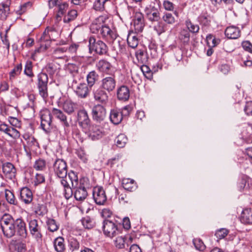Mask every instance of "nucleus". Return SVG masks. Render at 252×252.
<instances>
[{
    "instance_id": "f257e3e1",
    "label": "nucleus",
    "mask_w": 252,
    "mask_h": 252,
    "mask_svg": "<svg viewBox=\"0 0 252 252\" xmlns=\"http://www.w3.org/2000/svg\"><path fill=\"white\" fill-rule=\"evenodd\" d=\"M55 175L59 178H68L71 185L76 186L77 180V174L71 171L67 173V166L66 162L63 159H57L53 164Z\"/></svg>"
},
{
    "instance_id": "f03ea898",
    "label": "nucleus",
    "mask_w": 252,
    "mask_h": 252,
    "mask_svg": "<svg viewBox=\"0 0 252 252\" xmlns=\"http://www.w3.org/2000/svg\"><path fill=\"white\" fill-rule=\"evenodd\" d=\"M0 228L3 234L7 238L15 235L14 219L8 214H4L0 220Z\"/></svg>"
},
{
    "instance_id": "7ed1b4c3",
    "label": "nucleus",
    "mask_w": 252,
    "mask_h": 252,
    "mask_svg": "<svg viewBox=\"0 0 252 252\" xmlns=\"http://www.w3.org/2000/svg\"><path fill=\"white\" fill-rule=\"evenodd\" d=\"M76 185L72 187L74 189V196L76 200L78 201L84 200L88 195L87 188L88 187V180L86 178H81L79 181L78 178L76 182Z\"/></svg>"
},
{
    "instance_id": "20e7f679",
    "label": "nucleus",
    "mask_w": 252,
    "mask_h": 252,
    "mask_svg": "<svg viewBox=\"0 0 252 252\" xmlns=\"http://www.w3.org/2000/svg\"><path fill=\"white\" fill-rule=\"evenodd\" d=\"M89 42L90 53L94 51L99 55H106L107 53L108 49L107 46L100 40H96L94 36H91L89 38Z\"/></svg>"
},
{
    "instance_id": "39448f33",
    "label": "nucleus",
    "mask_w": 252,
    "mask_h": 252,
    "mask_svg": "<svg viewBox=\"0 0 252 252\" xmlns=\"http://www.w3.org/2000/svg\"><path fill=\"white\" fill-rule=\"evenodd\" d=\"M48 77L46 73L41 72L37 75V87L39 94L44 99L48 96Z\"/></svg>"
},
{
    "instance_id": "423d86ee",
    "label": "nucleus",
    "mask_w": 252,
    "mask_h": 252,
    "mask_svg": "<svg viewBox=\"0 0 252 252\" xmlns=\"http://www.w3.org/2000/svg\"><path fill=\"white\" fill-rule=\"evenodd\" d=\"M29 227L32 237L37 241H41L43 236L41 232V222L36 219L31 220L29 222Z\"/></svg>"
},
{
    "instance_id": "0eeeda50",
    "label": "nucleus",
    "mask_w": 252,
    "mask_h": 252,
    "mask_svg": "<svg viewBox=\"0 0 252 252\" xmlns=\"http://www.w3.org/2000/svg\"><path fill=\"white\" fill-rule=\"evenodd\" d=\"M52 116L51 112L46 109L41 112V127L46 133H49L52 128Z\"/></svg>"
},
{
    "instance_id": "6e6552de",
    "label": "nucleus",
    "mask_w": 252,
    "mask_h": 252,
    "mask_svg": "<svg viewBox=\"0 0 252 252\" xmlns=\"http://www.w3.org/2000/svg\"><path fill=\"white\" fill-rule=\"evenodd\" d=\"M102 228L104 235L110 237L116 236L119 231L117 224L108 220H103Z\"/></svg>"
},
{
    "instance_id": "1a4fd4ad",
    "label": "nucleus",
    "mask_w": 252,
    "mask_h": 252,
    "mask_svg": "<svg viewBox=\"0 0 252 252\" xmlns=\"http://www.w3.org/2000/svg\"><path fill=\"white\" fill-rule=\"evenodd\" d=\"M104 106L101 104H96L92 109L93 120L96 123H101L106 118V111Z\"/></svg>"
},
{
    "instance_id": "9d476101",
    "label": "nucleus",
    "mask_w": 252,
    "mask_h": 252,
    "mask_svg": "<svg viewBox=\"0 0 252 252\" xmlns=\"http://www.w3.org/2000/svg\"><path fill=\"white\" fill-rule=\"evenodd\" d=\"M144 12L146 18L152 22H158L160 19L159 11L154 5L150 4L146 6Z\"/></svg>"
},
{
    "instance_id": "9b49d317",
    "label": "nucleus",
    "mask_w": 252,
    "mask_h": 252,
    "mask_svg": "<svg viewBox=\"0 0 252 252\" xmlns=\"http://www.w3.org/2000/svg\"><path fill=\"white\" fill-rule=\"evenodd\" d=\"M93 198L96 204L99 205H104L107 200V196L103 188L96 186L93 189Z\"/></svg>"
},
{
    "instance_id": "f8f14e48",
    "label": "nucleus",
    "mask_w": 252,
    "mask_h": 252,
    "mask_svg": "<svg viewBox=\"0 0 252 252\" xmlns=\"http://www.w3.org/2000/svg\"><path fill=\"white\" fill-rule=\"evenodd\" d=\"M15 235L21 237L22 238H25L28 235V231L26 227V223L24 220L21 218L14 220Z\"/></svg>"
},
{
    "instance_id": "ddd939ff",
    "label": "nucleus",
    "mask_w": 252,
    "mask_h": 252,
    "mask_svg": "<svg viewBox=\"0 0 252 252\" xmlns=\"http://www.w3.org/2000/svg\"><path fill=\"white\" fill-rule=\"evenodd\" d=\"M116 85V80L114 75L105 77L100 81V87L108 93L114 90Z\"/></svg>"
},
{
    "instance_id": "4468645a",
    "label": "nucleus",
    "mask_w": 252,
    "mask_h": 252,
    "mask_svg": "<svg viewBox=\"0 0 252 252\" xmlns=\"http://www.w3.org/2000/svg\"><path fill=\"white\" fill-rule=\"evenodd\" d=\"M90 121L88 113L85 109L80 110L78 111L77 122L80 127L85 130L88 129Z\"/></svg>"
},
{
    "instance_id": "2eb2a0df",
    "label": "nucleus",
    "mask_w": 252,
    "mask_h": 252,
    "mask_svg": "<svg viewBox=\"0 0 252 252\" xmlns=\"http://www.w3.org/2000/svg\"><path fill=\"white\" fill-rule=\"evenodd\" d=\"M94 98L95 101L105 105L108 102V95L106 91L99 87L93 92Z\"/></svg>"
},
{
    "instance_id": "dca6fc26",
    "label": "nucleus",
    "mask_w": 252,
    "mask_h": 252,
    "mask_svg": "<svg viewBox=\"0 0 252 252\" xmlns=\"http://www.w3.org/2000/svg\"><path fill=\"white\" fill-rule=\"evenodd\" d=\"M96 68L100 72L109 74L112 70V65L107 61L101 59L96 63Z\"/></svg>"
},
{
    "instance_id": "f3484780",
    "label": "nucleus",
    "mask_w": 252,
    "mask_h": 252,
    "mask_svg": "<svg viewBox=\"0 0 252 252\" xmlns=\"http://www.w3.org/2000/svg\"><path fill=\"white\" fill-rule=\"evenodd\" d=\"M51 113L52 116H54L62 123L64 128L69 127V124L67 121V117L61 110L53 108Z\"/></svg>"
},
{
    "instance_id": "a211bd4d",
    "label": "nucleus",
    "mask_w": 252,
    "mask_h": 252,
    "mask_svg": "<svg viewBox=\"0 0 252 252\" xmlns=\"http://www.w3.org/2000/svg\"><path fill=\"white\" fill-rule=\"evenodd\" d=\"M3 173L6 178L12 180L16 176V170L14 166L10 162L3 163L2 167Z\"/></svg>"
},
{
    "instance_id": "6ab92c4d",
    "label": "nucleus",
    "mask_w": 252,
    "mask_h": 252,
    "mask_svg": "<svg viewBox=\"0 0 252 252\" xmlns=\"http://www.w3.org/2000/svg\"><path fill=\"white\" fill-rule=\"evenodd\" d=\"M99 29H100V33L102 38L107 40H114L116 38V34L108 26L102 25L99 26Z\"/></svg>"
},
{
    "instance_id": "aec40b11",
    "label": "nucleus",
    "mask_w": 252,
    "mask_h": 252,
    "mask_svg": "<svg viewBox=\"0 0 252 252\" xmlns=\"http://www.w3.org/2000/svg\"><path fill=\"white\" fill-rule=\"evenodd\" d=\"M225 35L229 39H237L241 35V31L239 28L237 27L229 26L225 29Z\"/></svg>"
},
{
    "instance_id": "412c9836",
    "label": "nucleus",
    "mask_w": 252,
    "mask_h": 252,
    "mask_svg": "<svg viewBox=\"0 0 252 252\" xmlns=\"http://www.w3.org/2000/svg\"><path fill=\"white\" fill-rule=\"evenodd\" d=\"M21 200L26 204H30L32 200L33 196L32 191L28 188H23L20 191Z\"/></svg>"
},
{
    "instance_id": "4be33fe9",
    "label": "nucleus",
    "mask_w": 252,
    "mask_h": 252,
    "mask_svg": "<svg viewBox=\"0 0 252 252\" xmlns=\"http://www.w3.org/2000/svg\"><path fill=\"white\" fill-rule=\"evenodd\" d=\"M91 89L86 83H80L76 88V94L81 98H86L89 94Z\"/></svg>"
},
{
    "instance_id": "5701e85b",
    "label": "nucleus",
    "mask_w": 252,
    "mask_h": 252,
    "mask_svg": "<svg viewBox=\"0 0 252 252\" xmlns=\"http://www.w3.org/2000/svg\"><path fill=\"white\" fill-rule=\"evenodd\" d=\"M61 179V183L64 188V196L66 199H68L73 195V189L69 184V181L70 182V181L68 178H63Z\"/></svg>"
},
{
    "instance_id": "b1692460",
    "label": "nucleus",
    "mask_w": 252,
    "mask_h": 252,
    "mask_svg": "<svg viewBox=\"0 0 252 252\" xmlns=\"http://www.w3.org/2000/svg\"><path fill=\"white\" fill-rule=\"evenodd\" d=\"M109 119L111 122L115 125L119 124L123 120V114L120 110L112 109L110 111Z\"/></svg>"
},
{
    "instance_id": "393cba45",
    "label": "nucleus",
    "mask_w": 252,
    "mask_h": 252,
    "mask_svg": "<svg viewBox=\"0 0 252 252\" xmlns=\"http://www.w3.org/2000/svg\"><path fill=\"white\" fill-rule=\"evenodd\" d=\"M240 221L246 224H252V209L247 208L244 209L241 215Z\"/></svg>"
},
{
    "instance_id": "a878e982",
    "label": "nucleus",
    "mask_w": 252,
    "mask_h": 252,
    "mask_svg": "<svg viewBox=\"0 0 252 252\" xmlns=\"http://www.w3.org/2000/svg\"><path fill=\"white\" fill-rule=\"evenodd\" d=\"M130 95L129 88L123 85L117 90V97L122 101H126L128 99Z\"/></svg>"
},
{
    "instance_id": "bb28decb",
    "label": "nucleus",
    "mask_w": 252,
    "mask_h": 252,
    "mask_svg": "<svg viewBox=\"0 0 252 252\" xmlns=\"http://www.w3.org/2000/svg\"><path fill=\"white\" fill-rule=\"evenodd\" d=\"M89 137L93 140H96L100 139L102 135V132L98 126H89Z\"/></svg>"
},
{
    "instance_id": "cd10ccee",
    "label": "nucleus",
    "mask_w": 252,
    "mask_h": 252,
    "mask_svg": "<svg viewBox=\"0 0 252 252\" xmlns=\"http://www.w3.org/2000/svg\"><path fill=\"white\" fill-rule=\"evenodd\" d=\"M122 185L124 189L129 191H133L137 189V185L134 180L129 178L122 180Z\"/></svg>"
},
{
    "instance_id": "c85d7f7f",
    "label": "nucleus",
    "mask_w": 252,
    "mask_h": 252,
    "mask_svg": "<svg viewBox=\"0 0 252 252\" xmlns=\"http://www.w3.org/2000/svg\"><path fill=\"white\" fill-rule=\"evenodd\" d=\"M64 112L69 115L73 114L77 108V104L70 100L64 101L63 105Z\"/></svg>"
},
{
    "instance_id": "c756f323",
    "label": "nucleus",
    "mask_w": 252,
    "mask_h": 252,
    "mask_svg": "<svg viewBox=\"0 0 252 252\" xmlns=\"http://www.w3.org/2000/svg\"><path fill=\"white\" fill-rule=\"evenodd\" d=\"M98 74L94 70H92L89 72L87 74L86 79L87 81V85L89 88H91L95 84V82L98 79Z\"/></svg>"
},
{
    "instance_id": "7c9ffc66",
    "label": "nucleus",
    "mask_w": 252,
    "mask_h": 252,
    "mask_svg": "<svg viewBox=\"0 0 252 252\" xmlns=\"http://www.w3.org/2000/svg\"><path fill=\"white\" fill-rule=\"evenodd\" d=\"M135 56L138 63L141 64H145L148 62V55L144 50H137L135 52Z\"/></svg>"
},
{
    "instance_id": "2f4dec72",
    "label": "nucleus",
    "mask_w": 252,
    "mask_h": 252,
    "mask_svg": "<svg viewBox=\"0 0 252 252\" xmlns=\"http://www.w3.org/2000/svg\"><path fill=\"white\" fill-rule=\"evenodd\" d=\"M55 30L52 27H47L39 39L41 42L48 41L51 40L53 34L55 32Z\"/></svg>"
},
{
    "instance_id": "473e14b6",
    "label": "nucleus",
    "mask_w": 252,
    "mask_h": 252,
    "mask_svg": "<svg viewBox=\"0 0 252 252\" xmlns=\"http://www.w3.org/2000/svg\"><path fill=\"white\" fill-rule=\"evenodd\" d=\"M68 7V4L66 2L59 4L58 6V10L56 15V19L57 21H60L61 20L62 16L65 13Z\"/></svg>"
},
{
    "instance_id": "72a5a7b5",
    "label": "nucleus",
    "mask_w": 252,
    "mask_h": 252,
    "mask_svg": "<svg viewBox=\"0 0 252 252\" xmlns=\"http://www.w3.org/2000/svg\"><path fill=\"white\" fill-rule=\"evenodd\" d=\"M179 39L184 46L189 45L190 42V34L187 30H183L179 35Z\"/></svg>"
},
{
    "instance_id": "f704fd0d",
    "label": "nucleus",
    "mask_w": 252,
    "mask_h": 252,
    "mask_svg": "<svg viewBox=\"0 0 252 252\" xmlns=\"http://www.w3.org/2000/svg\"><path fill=\"white\" fill-rule=\"evenodd\" d=\"M54 247L57 252H63L65 249L64 239L62 237L56 238L54 241Z\"/></svg>"
},
{
    "instance_id": "c9c22d12",
    "label": "nucleus",
    "mask_w": 252,
    "mask_h": 252,
    "mask_svg": "<svg viewBox=\"0 0 252 252\" xmlns=\"http://www.w3.org/2000/svg\"><path fill=\"white\" fill-rule=\"evenodd\" d=\"M59 69V64L53 63H48L45 67L46 71L51 77H53L55 73L58 72Z\"/></svg>"
},
{
    "instance_id": "e433bc0d",
    "label": "nucleus",
    "mask_w": 252,
    "mask_h": 252,
    "mask_svg": "<svg viewBox=\"0 0 252 252\" xmlns=\"http://www.w3.org/2000/svg\"><path fill=\"white\" fill-rule=\"evenodd\" d=\"M9 6L7 4L0 3V19L5 20L9 14Z\"/></svg>"
},
{
    "instance_id": "4c0bfd02",
    "label": "nucleus",
    "mask_w": 252,
    "mask_h": 252,
    "mask_svg": "<svg viewBox=\"0 0 252 252\" xmlns=\"http://www.w3.org/2000/svg\"><path fill=\"white\" fill-rule=\"evenodd\" d=\"M33 209L35 214L43 216L46 213L45 206L43 204L32 203Z\"/></svg>"
},
{
    "instance_id": "58836bf2",
    "label": "nucleus",
    "mask_w": 252,
    "mask_h": 252,
    "mask_svg": "<svg viewBox=\"0 0 252 252\" xmlns=\"http://www.w3.org/2000/svg\"><path fill=\"white\" fill-rule=\"evenodd\" d=\"M33 168L36 170H45L46 168V162L45 160L41 158L36 160L33 164Z\"/></svg>"
},
{
    "instance_id": "ea45409f",
    "label": "nucleus",
    "mask_w": 252,
    "mask_h": 252,
    "mask_svg": "<svg viewBox=\"0 0 252 252\" xmlns=\"http://www.w3.org/2000/svg\"><path fill=\"white\" fill-rule=\"evenodd\" d=\"M127 42L129 47L135 48L138 45L139 40L136 35L129 34L127 36Z\"/></svg>"
},
{
    "instance_id": "a19ab883",
    "label": "nucleus",
    "mask_w": 252,
    "mask_h": 252,
    "mask_svg": "<svg viewBox=\"0 0 252 252\" xmlns=\"http://www.w3.org/2000/svg\"><path fill=\"white\" fill-rule=\"evenodd\" d=\"M115 141L117 147L123 148L127 143V138L125 134H120L116 137Z\"/></svg>"
},
{
    "instance_id": "79ce46f5",
    "label": "nucleus",
    "mask_w": 252,
    "mask_h": 252,
    "mask_svg": "<svg viewBox=\"0 0 252 252\" xmlns=\"http://www.w3.org/2000/svg\"><path fill=\"white\" fill-rule=\"evenodd\" d=\"M77 11L76 10H71L67 14L65 15L63 18V22L65 23H68L76 19L77 16Z\"/></svg>"
},
{
    "instance_id": "37998d69",
    "label": "nucleus",
    "mask_w": 252,
    "mask_h": 252,
    "mask_svg": "<svg viewBox=\"0 0 252 252\" xmlns=\"http://www.w3.org/2000/svg\"><path fill=\"white\" fill-rule=\"evenodd\" d=\"M251 180L247 176L242 177L240 182L238 183V188L240 190H242L245 189L250 188V182Z\"/></svg>"
},
{
    "instance_id": "c03bdc74",
    "label": "nucleus",
    "mask_w": 252,
    "mask_h": 252,
    "mask_svg": "<svg viewBox=\"0 0 252 252\" xmlns=\"http://www.w3.org/2000/svg\"><path fill=\"white\" fill-rule=\"evenodd\" d=\"M5 197L7 201L10 204L17 205V201L13 193L8 189L5 190Z\"/></svg>"
},
{
    "instance_id": "a18cd8bd",
    "label": "nucleus",
    "mask_w": 252,
    "mask_h": 252,
    "mask_svg": "<svg viewBox=\"0 0 252 252\" xmlns=\"http://www.w3.org/2000/svg\"><path fill=\"white\" fill-rule=\"evenodd\" d=\"M162 19L166 24L173 25L177 21L172 14L169 12H165L162 16Z\"/></svg>"
},
{
    "instance_id": "49530a36",
    "label": "nucleus",
    "mask_w": 252,
    "mask_h": 252,
    "mask_svg": "<svg viewBox=\"0 0 252 252\" xmlns=\"http://www.w3.org/2000/svg\"><path fill=\"white\" fill-rule=\"evenodd\" d=\"M46 224L48 226V230L51 232L56 231L59 228V226L57 224L56 220L53 219H48L46 221Z\"/></svg>"
},
{
    "instance_id": "de8ad7c7",
    "label": "nucleus",
    "mask_w": 252,
    "mask_h": 252,
    "mask_svg": "<svg viewBox=\"0 0 252 252\" xmlns=\"http://www.w3.org/2000/svg\"><path fill=\"white\" fill-rule=\"evenodd\" d=\"M140 69L146 78L148 79L152 78L153 72L148 66L145 64H142L141 65Z\"/></svg>"
},
{
    "instance_id": "09e8293b",
    "label": "nucleus",
    "mask_w": 252,
    "mask_h": 252,
    "mask_svg": "<svg viewBox=\"0 0 252 252\" xmlns=\"http://www.w3.org/2000/svg\"><path fill=\"white\" fill-rule=\"evenodd\" d=\"M186 25L189 32L192 33H196L199 30V26L192 23L189 20L186 21Z\"/></svg>"
},
{
    "instance_id": "8fccbe9b",
    "label": "nucleus",
    "mask_w": 252,
    "mask_h": 252,
    "mask_svg": "<svg viewBox=\"0 0 252 252\" xmlns=\"http://www.w3.org/2000/svg\"><path fill=\"white\" fill-rule=\"evenodd\" d=\"M82 225L85 228L91 229L94 226V222L89 217L84 218L81 220Z\"/></svg>"
},
{
    "instance_id": "3c124183",
    "label": "nucleus",
    "mask_w": 252,
    "mask_h": 252,
    "mask_svg": "<svg viewBox=\"0 0 252 252\" xmlns=\"http://www.w3.org/2000/svg\"><path fill=\"white\" fill-rule=\"evenodd\" d=\"M69 250L72 252L75 250H78L79 248V243L78 241L74 238H70L69 241Z\"/></svg>"
},
{
    "instance_id": "603ef678",
    "label": "nucleus",
    "mask_w": 252,
    "mask_h": 252,
    "mask_svg": "<svg viewBox=\"0 0 252 252\" xmlns=\"http://www.w3.org/2000/svg\"><path fill=\"white\" fill-rule=\"evenodd\" d=\"M66 49L63 47H58L55 49L53 51V54L54 57L57 59H63V54L65 52Z\"/></svg>"
},
{
    "instance_id": "864d4df0",
    "label": "nucleus",
    "mask_w": 252,
    "mask_h": 252,
    "mask_svg": "<svg viewBox=\"0 0 252 252\" xmlns=\"http://www.w3.org/2000/svg\"><path fill=\"white\" fill-rule=\"evenodd\" d=\"M166 25L165 24L162 23V22H159L158 23L157 25L155 26L154 30L157 32L158 34L160 35L166 32Z\"/></svg>"
},
{
    "instance_id": "5fc2aeb1",
    "label": "nucleus",
    "mask_w": 252,
    "mask_h": 252,
    "mask_svg": "<svg viewBox=\"0 0 252 252\" xmlns=\"http://www.w3.org/2000/svg\"><path fill=\"white\" fill-rule=\"evenodd\" d=\"M22 69V64H17L10 72V78H14L16 76L18 75L21 72Z\"/></svg>"
},
{
    "instance_id": "6e6d98bb",
    "label": "nucleus",
    "mask_w": 252,
    "mask_h": 252,
    "mask_svg": "<svg viewBox=\"0 0 252 252\" xmlns=\"http://www.w3.org/2000/svg\"><path fill=\"white\" fill-rule=\"evenodd\" d=\"M229 230L225 228H220L215 233V236L219 239L225 238L228 234Z\"/></svg>"
},
{
    "instance_id": "4d7b16f0",
    "label": "nucleus",
    "mask_w": 252,
    "mask_h": 252,
    "mask_svg": "<svg viewBox=\"0 0 252 252\" xmlns=\"http://www.w3.org/2000/svg\"><path fill=\"white\" fill-rule=\"evenodd\" d=\"M115 246L118 249H124L126 245V238L123 237H118L115 240Z\"/></svg>"
},
{
    "instance_id": "13d9d810",
    "label": "nucleus",
    "mask_w": 252,
    "mask_h": 252,
    "mask_svg": "<svg viewBox=\"0 0 252 252\" xmlns=\"http://www.w3.org/2000/svg\"><path fill=\"white\" fill-rule=\"evenodd\" d=\"M106 0H96L94 3V8L97 11L103 10Z\"/></svg>"
},
{
    "instance_id": "bf43d9fd",
    "label": "nucleus",
    "mask_w": 252,
    "mask_h": 252,
    "mask_svg": "<svg viewBox=\"0 0 252 252\" xmlns=\"http://www.w3.org/2000/svg\"><path fill=\"white\" fill-rule=\"evenodd\" d=\"M193 244L197 250L203 251L205 249V246L204 243L200 239H194L193 240Z\"/></svg>"
},
{
    "instance_id": "052dcab7",
    "label": "nucleus",
    "mask_w": 252,
    "mask_h": 252,
    "mask_svg": "<svg viewBox=\"0 0 252 252\" xmlns=\"http://www.w3.org/2000/svg\"><path fill=\"white\" fill-rule=\"evenodd\" d=\"M133 26L135 32H141L145 26L144 22H133Z\"/></svg>"
},
{
    "instance_id": "680f3d73",
    "label": "nucleus",
    "mask_w": 252,
    "mask_h": 252,
    "mask_svg": "<svg viewBox=\"0 0 252 252\" xmlns=\"http://www.w3.org/2000/svg\"><path fill=\"white\" fill-rule=\"evenodd\" d=\"M24 73L30 77H32L34 76L32 71V64L31 62L27 63L26 64Z\"/></svg>"
},
{
    "instance_id": "e2e57ef3",
    "label": "nucleus",
    "mask_w": 252,
    "mask_h": 252,
    "mask_svg": "<svg viewBox=\"0 0 252 252\" xmlns=\"http://www.w3.org/2000/svg\"><path fill=\"white\" fill-rule=\"evenodd\" d=\"M76 154L77 155L79 158L83 161L86 162L87 160V155L83 148H80L76 150Z\"/></svg>"
},
{
    "instance_id": "0e129e2a",
    "label": "nucleus",
    "mask_w": 252,
    "mask_h": 252,
    "mask_svg": "<svg viewBox=\"0 0 252 252\" xmlns=\"http://www.w3.org/2000/svg\"><path fill=\"white\" fill-rule=\"evenodd\" d=\"M242 46L244 50L252 53V44L249 41H243Z\"/></svg>"
},
{
    "instance_id": "69168bd1",
    "label": "nucleus",
    "mask_w": 252,
    "mask_h": 252,
    "mask_svg": "<svg viewBox=\"0 0 252 252\" xmlns=\"http://www.w3.org/2000/svg\"><path fill=\"white\" fill-rule=\"evenodd\" d=\"M31 6L32 3L30 2H26L20 6V9L17 11V13L21 15L26 11L28 7H31Z\"/></svg>"
},
{
    "instance_id": "338daca9",
    "label": "nucleus",
    "mask_w": 252,
    "mask_h": 252,
    "mask_svg": "<svg viewBox=\"0 0 252 252\" xmlns=\"http://www.w3.org/2000/svg\"><path fill=\"white\" fill-rule=\"evenodd\" d=\"M8 121L10 124L15 127L21 126V121H19L17 118L12 117H10L8 118Z\"/></svg>"
},
{
    "instance_id": "774afa93",
    "label": "nucleus",
    "mask_w": 252,
    "mask_h": 252,
    "mask_svg": "<svg viewBox=\"0 0 252 252\" xmlns=\"http://www.w3.org/2000/svg\"><path fill=\"white\" fill-rule=\"evenodd\" d=\"M244 111L247 115H252V101H248L246 102Z\"/></svg>"
}]
</instances>
